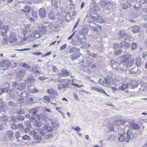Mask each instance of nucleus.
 Here are the masks:
<instances>
[{
	"label": "nucleus",
	"instance_id": "obj_1",
	"mask_svg": "<svg viewBox=\"0 0 147 147\" xmlns=\"http://www.w3.org/2000/svg\"><path fill=\"white\" fill-rule=\"evenodd\" d=\"M32 28V27L30 25H27L26 26L25 30L24 31L23 33L25 38H33L37 39L40 37V34L37 31L30 30Z\"/></svg>",
	"mask_w": 147,
	"mask_h": 147
},
{
	"label": "nucleus",
	"instance_id": "obj_2",
	"mask_svg": "<svg viewBox=\"0 0 147 147\" xmlns=\"http://www.w3.org/2000/svg\"><path fill=\"white\" fill-rule=\"evenodd\" d=\"M131 131L130 129H129L127 133H124V134L120 135L118 138L119 141L122 142L125 140L126 142H128L130 139L129 134H130L129 132Z\"/></svg>",
	"mask_w": 147,
	"mask_h": 147
},
{
	"label": "nucleus",
	"instance_id": "obj_3",
	"mask_svg": "<svg viewBox=\"0 0 147 147\" xmlns=\"http://www.w3.org/2000/svg\"><path fill=\"white\" fill-rule=\"evenodd\" d=\"M119 44L120 45V46L117 44H114L113 45L114 48H120L121 47L122 48L125 50H126L129 47V43L125 41H122V42H121Z\"/></svg>",
	"mask_w": 147,
	"mask_h": 147
},
{
	"label": "nucleus",
	"instance_id": "obj_4",
	"mask_svg": "<svg viewBox=\"0 0 147 147\" xmlns=\"http://www.w3.org/2000/svg\"><path fill=\"white\" fill-rule=\"evenodd\" d=\"M9 43L12 46H16L18 44L16 35L13 33H11L9 35Z\"/></svg>",
	"mask_w": 147,
	"mask_h": 147
},
{
	"label": "nucleus",
	"instance_id": "obj_5",
	"mask_svg": "<svg viewBox=\"0 0 147 147\" xmlns=\"http://www.w3.org/2000/svg\"><path fill=\"white\" fill-rule=\"evenodd\" d=\"M100 1L99 2L100 5L101 7L105 9H111L113 7V4L110 2H106L104 1H100L101 0H98Z\"/></svg>",
	"mask_w": 147,
	"mask_h": 147
},
{
	"label": "nucleus",
	"instance_id": "obj_6",
	"mask_svg": "<svg viewBox=\"0 0 147 147\" xmlns=\"http://www.w3.org/2000/svg\"><path fill=\"white\" fill-rule=\"evenodd\" d=\"M26 74L25 71L24 70L20 69L19 72L17 73L16 80L18 81L22 80Z\"/></svg>",
	"mask_w": 147,
	"mask_h": 147
},
{
	"label": "nucleus",
	"instance_id": "obj_7",
	"mask_svg": "<svg viewBox=\"0 0 147 147\" xmlns=\"http://www.w3.org/2000/svg\"><path fill=\"white\" fill-rule=\"evenodd\" d=\"M78 39L77 40H73L71 42V44L75 46H78L81 45L84 42V38L79 36H78Z\"/></svg>",
	"mask_w": 147,
	"mask_h": 147
},
{
	"label": "nucleus",
	"instance_id": "obj_8",
	"mask_svg": "<svg viewBox=\"0 0 147 147\" xmlns=\"http://www.w3.org/2000/svg\"><path fill=\"white\" fill-rule=\"evenodd\" d=\"M115 120L114 124L116 125L119 126L121 123L122 124L126 122V121L121 117H115Z\"/></svg>",
	"mask_w": 147,
	"mask_h": 147
},
{
	"label": "nucleus",
	"instance_id": "obj_9",
	"mask_svg": "<svg viewBox=\"0 0 147 147\" xmlns=\"http://www.w3.org/2000/svg\"><path fill=\"white\" fill-rule=\"evenodd\" d=\"M47 134H45L43 130L41 129L40 131V135L43 138L47 139H48L53 136V134L52 132H47Z\"/></svg>",
	"mask_w": 147,
	"mask_h": 147
},
{
	"label": "nucleus",
	"instance_id": "obj_10",
	"mask_svg": "<svg viewBox=\"0 0 147 147\" xmlns=\"http://www.w3.org/2000/svg\"><path fill=\"white\" fill-rule=\"evenodd\" d=\"M26 86V82L25 80H23L17 85L16 88L20 90L24 89Z\"/></svg>",
	"mask_w": 147,
	"mask_h": 147
},
{
	"label": "nucleus",
	"instance_id": "obj_11",
	"mask_svg": "<svg viewBox=\"0 0 147 147\" xmlns=\"http://www.w3.org/2000/svg\"><path fill=\"white\" fill-rule=\"evenodd\" d=\"M88 31L87 28H83L80 30L78 36L84 38V40H86V38L85 36L88 34Z\"/></svg>",
	"mask_w": 147,
	"mask_h": 147
},
{
	"label": "nucleus",
	"instance_id": "obj_12",
	"mask_svg": "<svg viewBox=\"0 0 147 147\" xmlns=\"http://www.w3.org/2000/svg\"><path fill=\"white\" fill-rule=\"evenodd\" d=\"M10 65V63L8 60H3L0 63V66L3 67V69L5 70L7 69Z\"/></svg>",
	"mask_w": 147,
	"mask_h": 147
},
{
	"label": "nucleus",
	"instance_id": "obj_13",
	"mask_svg": "<svg viewBox=\"0 0 147 147\" xmlns=\"http://www.w3.org/2000/svg\"><path fill=\"white\" fill-rule=\"evenodd\" d=\"M9 29L8 26L3 25L1 28V35L2 36H5L7 33Z\"/></svg>",
	"mask_w": 147,
	"mask_h": 147
},
{
	"label": "nucleus",
	"instance_id": "obj_14",
	"mask_svg": "<svg viewBox=\"0 0 147 147\" xmlns=\"http://www.w3.org/2000/svg\"><path fill=\"white\" fill-rule=\"evenodd\" d=\"M47 91L49 94H50V97L52 98H55V95L57 96L58 95V93L52 88L49 89Z\"/></svg>",
	"mask_w": 147,
	"mask_h": 147
},
{
	"label": "nucleus",
	"instance_id": "obj_15",
	"mask_svg": "<svg viewBox=\"0 0 147 147\" xmlns=\"http://www.w3.org/2000/svg\"><path fill=\"white\" fill-rule=\"evenodd\" d=\"M82 55L81 53L79 51L75 53L71 54L70 55V58L72 60L78 59Z\"/></svg>",
	"mask_w": 147,
	"mask_h": 147
},
{
	"label": "nucleus",
	"instance_id": "obj_16",
	"mask_svg": "<svg viewBox=\"0 0 147 147\" xmlns=\"http://www.w3.org/2000/svg\"><path fill=\"white\" fill-rule=\"evenodd\" d=\"M61 71V72L59 74L60 76L65 77L69 76L71 74V73L66 69H62Z\"/></svg>",
	"mask_w": 147,
	"mask_h": 147
},
{
	"label": "nucleus",
	"instance_id": "obj_17",
	"mask_svg": "<svg viewBox=\"0 0 147 147\" xmlns=\"http://www.w3.org/2000/svg\"><path fill=\"white\" fill-rule=\"evenodd\" d=\"M131 55L130 54H127L121 56L120 57V59L122 62H124L128 60L131 57Z\"/></svg>",
	"mask_w": 147,
	"mask_h": 147
},
{
	"label": "nucleus",
	"instance_id": "obj_18",
	"mask_svg": "<svg viewBox=\"0 0 147 147\" xmlns=\"http://www.w3.org/2000/svg\"><path fill=\"white\" fill-rule=\"evenodd\" d=\"M119 63H118L117 61L114 60H112L110 62V65L111 67L117 70H118V67Z\"/></svg>",
	"mask_w": 147,
	"mask_h": 147
},
{
	"label": "nucleus",
	"instance_id": "obj_19",
	"mask_svg": "<svg viewBox=\"0 0 147 147\" xmlns=\"http://www.w3.org/2000/svg\"><path fill=\"white\" fill-rule=\"evenodd\" d=\"M127 36V34L124 31H120L118 34V36L120 39L125 38V40H126V37Z\"/></svg>",
	"mask_w": 147,
	"mask_h": 147
},
{
	"label": "nucleus",
	"instance_id": "obj_20",
	"mask_svg": "<svg viewBox=\"0 0 147 147\" xmlns=\"http://www.w3.org/2000/svg\"><path fill=\"white\" fill-rule=\"evenodd\" d=\"M39 14L42 18H45L46 15V12L45 9L43 8H40L39 11Z\"/></svg>",
	"mask_w": 147,
	"mask_h": 147
},
{
	"label": "nucleus",
	"instance_id": "obj_21",
	"mask_svg": "<svg viewBox=\"0 0 147 147\" xmlns=\"http://www.w3.org/2000/svg\"><path fill=\"white\" fill-rule=\"evenodd\" d=\"M38 30L41 34H44L46 33L47 28L45 26L42 25L39 26L38 28Z\"/></svg>",
	"mask_w": 147,
	"mask_h": 147
},
{
	"label": "nucleus",
	"instance_id": "obj_22",
	"mask_svg": "<svg viewBox=\"0 0 147 147\" xmlns=\"http://www.w3.org/2000/svg\"><path fill=\"white\" fill-rule=\"evenodd\" d=\"M60 2V0H52L51 3L54 7L57 8L59 7Z\"/></svg>",
	"mask_w": 147,
	"mask_h": 147
},
{
	"label": "nucleus",
	"instance_id": "obj_23",
	"mask_svg": "<svg viewBox=\"0 0 147 147\" xmlns=\"http://www.w3.org/2000/svg\"><path fill=\"white\" fill-rule=\"evenodd\" d=\"M6 136L10 140L13 139V132L11 131H7L6 132Z\"/></svg>",
	"mask_w": 147,
	"mask_h": 147
},
{
	"label": "nucleus",
	"instance_id": "obj_24",
	"mask_svg": "<svg viewBox=\"0 0 147 147\" xmlns=\"http://www.w3.org/2000/svg\"><path fill=\"white\" fill-rule=\"evenodd\" d=\"M28 96V93L26 91H24L21 93L20 94V96L23 99L27 100Z\"/></svg>",
	"mask_w": 147,
	"mask_h": 147
},
{
	"label": "nucleus",
	"instance_id": "obj_25",
	"mask_svg": "<svg viewBox=\"0 0 147 147\" xmlns=\"http://www.w3.org/2000/svg\"><path fill=\"white\" fill-rule=\"evenodd\" d=\"M90 28L92 30L96 32H99L101 30V26L97 25L95 26H91Z\"/></svg>",
	"mask_w": 147,
	"mask_h": 147
},
{
	"label": "nucleus",
	"instance_id": "obj_26",
	"mask_svg": "<svg viewBox=\"0 0 147 147\" xmlns=\"http://www.w3.org/2000/svg\"><path fill=\"white\" fill-rule=\"evenodd\" d=\"M28 90L30 92L35 93L38 92V89L34 86H29L28 88Z\"/></svg>",
	"mask_w": 147,
	"mask_h": 147
},
{
	"label": "nucleus",
	"instance_id": "obj_27",
	"mask_svg": "<svg viewBox=\"0 0 147 147\" xmlns=\"http://www.w3.org/2000/svg\"><path fill=\"white\" fill-rule=\"evenodd\" d=\"M80 51V49L79 48L75 47H72L70 49L69 52L70 53L73 54V53H75Z\"/></svg>",
	"mask_w": 147,
	"mask_h": 147
},
{
	"label": "nucleus",
	"instance_id": "obj_28",
	"mask_svg": "<svg viewBox=\"0 0 147 147\" xmlns=\"http://www.w3.org/2000/svg\"><path fill=\"white\" fill-rule=\"evenodd\" d=\"M140 27L137 25L132 27L131 28V30L134 33L139 32H140Z\"/></svg>",
	"mask_w": 147,
	"mask_h": 147
},
{
	"label": "nucleus",
	"instance_id": "obj_29",
	"mask_svg": "<svg viewBox=\"0 0 147 147\" xmlns=\"http://www.w3.org/2000/svg\"><path fill=\"white\" fill-rule=\"evenodd\" d=\"M40 130L39 131L38 134H36V135L33 136L34 138L38 142H39V141L42 139L41 136H40V135L41 136V135H40Z\"/></svg>",
	"mask_w": 147,
	"mask_h": 147
},
{
	"label": "nucleus",
	"instance_id": "obj_30",
	"mask_svg": "<svg viewBox=\"0 0 147 147\" xmlns=\"http://www.w3.org/2000/svg\"><path fill=\"white\" fill-rule=\"evenodd\" d=\"M30 7L29 6H26L23 9H21L20 11H23L24 13H29L30 11Z\"/></svg>",
	"mask_w": 147,
	"mask_h": 147
},
{
	"label": "nucleus",
	"instance_id": "obj_31",
	"mask_svg": "<svg viewBox=\"0 0 147 147\" xmlns=\"http://www.w3.org/2000/svg\"><path fill=\"white\" fill-rule=\"evenodd\" d=\"M34 77L32 75L29 76L28 77L27 81L28 82L31 83L33 82L34 81Z\"/></svg>",
	"mask_w": 147,
	"mask_h": 147
},
{
	"label": "nucleus",
	"instance_id": "obj_32",
	"mask_svg": "<svg viewBox=\"0 0 147 147\" xmlns=\"http://www.w3.org/2000/svg\"><path fill=\"white\" fill-rule=\"evenodd\" d=\"M49 18L51 20H54L55 19V13L53 11H50L48 14Z\"/></svg>",
	"mask_w": 147,
	"mask_h": 147
},
{
	"label": "nucleus",
	"instance_id": "obj_33",
	"mask_svg": "<svg viewBox=\"0 0 147 147\" xmlns=\"http://www.w3.org/2000/svg\"><path fill=\"white\" fill-rule=\"evenodd\" d=\"M43 129L46 132H52L53 131V129L52 127L50 126L47 125L45 126Z\"/></svg>",
	"mask_w": 147,
	"mask_h": 147
},
{
	"label": "nucleus",
	"instance_id": "obj_34",
	"mask_svg": "<svg viewBox=\"0 0 147 147\" xmlns=\"http://www.w3.org/2000/svg\"><path fill=\"white\" fill-rule=\"evenodd\" d=\"M125 64L124 62H123L121 61V63H119L118 65V70H119V69L120 70H123L124 69V67H125Z\"/></svg>",
	"mask_w": 147,
	"mask_h": 147
},
{
	"label": "nucleus",
	"instance_id": "obj_35",
	"mask_svg": "<svg viewBox=\"0 0 147 147\" xmlns=\"http://www.w3.org/2000/svg\"><path fill=\"white\" fill-rule=\"evenodd\" d=\"M130 85L131 88L134 89L135 88H136L138 86V83L135 81H133L131 83Z\"/></svg>",
	"mask_w": 147,
	"mask_h": 147
},
{
	"label": "nucleus",
	"instance_id": "obj_36",
	"mask_svg": "<svg viewBox=\"0 0 147 147\" xmlns=\"http://www.w3.org/2000/svg\"><path fill=\"white\" fill-rule=\"evenodd\" d=\"M39 131V129H38L36 128L35 131H30V134L31 136H34L36 135V134H38Z\"/></svg>",
	"mask_w": 147,
	"mask_h": 147
},
{
	"label": "nucleus",
	"instance_id": "obj_37",
	"mask_svg": "<svg viewBox=\"0 0 147 147\" xmlns=\"http://www.w3.org/2000/svg\"><path fill=\"white\" fill-rule=\"evenodd\" d=\"M89 20L88 21L89 22H97L96 17L91 16L89 17Z\"/></svg>",
	"mask_w": 147,
	"mask_h": 147
},
{
	"label": "nucleus",
	"instance_id": "obj_38",
	"mask_svg": "<svg viewBox=\"0 0 147 147\" xmlns=\"http://www.w3.org/2000/svg\"><path fill=\"white\" fill-rule=\"evenodd\" d=\"M134 62V59L131 58L130 60L128 61L126 65L127 67H129L132 65Z\"/></svg>",
	"mask_w": 147,
	"mask_h": 147
},
{
	"label": "nucleus",
	"instance_id": "obj_39",
	"mask_svg": "<svg viewBox=\"0 0 147 147\" xmlns=\"http://www.w3.org/2000/svg\"><path fill=\"white\" fill-rule=\"evenodd\" d=\"M98 7L97 6L94 5L92 9V12L94 14L96 13V12L99 11Z\"/></svg>",
	"mask_w": 147,
	"mask_h": 147
},
{
	"label": "nucleus",
	"instance_id": "obj_40",
	"mask_svg": "<svg viewBox=\"0 0 147 147\" xmlns=\"http://www.w3.org/2000/svg\"><path fill=\"white\" fill-rule=\"evenodd\" d=\"M68 87V84L67 83L65 85L63 84H59L58 86V89L60 90L63 88H66Z\"/></svg>",
	"mask_w": 147,
	"mask_h": 147
},
{
	"label": "nucleus",
	"instance_id": "obj_41",
	"mask_svg": "<svg viewBox=\"0 0 147 147\" xmlns=\"http://www.w3.org/2000/svg\"><path fill=\"white\" fill-rule=\"evenodd\" d=\"M38 111V108H36L35 109H33L30 110V114H33L35 115Z\"/></svg>",
	"mask_w": 147,
	"mask_h": 147
},
{
	"label": "nucleus",
	"instance_id": "obj_42",
	"mask_svg": "<svg viewBox=\"0 0 147 147\" xmlns=\"http://www.w3.org/2000/svg\"><path fill=\"white\" fill-rule=\"evenodd\" d=\"M128 87V85L125 83L122 84L120 86H119L120 89L122 90H124Z\"/></svg>",
	"mask_w": 147,
	"mask_h": 147
},
{
	"label": "nucleus",
	"instance_id": "obj_43",
	"mask_svg": "<svg viewBox=\"0 0 147 147\" xmlns=\"http://www.w3.org/2000/svg\"><path fill=\"white\" fill-rule=\"evenodd\" d=\"M16 113L18 114H24V111L22 109L18 108L15 111Z\"/></svg>",
	"mask_w": 147,
	"mask_h": 147
},
{
	"label": "nucleus",
	"instance_id": "obj_44",
	"mask_svg": "<svg viewBox=\"0 0 147 147\" xmlns=\"http://www.w3.org/2000/svg\"><path fill=\"white\" fill-rule=\"evenodd\" d=\"M121 78L120 77H116L114 78L113 81H114V83L116 85L118 83L120 82Z\"/></svg>",
	"mask_w": 147,
	"mask_h": 147
},
{
	"label": "nucleus",
	"instance_id": "obj_45",
	"mask_svg": "<svg viewBox=\"0 0 147 147\" xmlns=\"http://www.w3.org/2000/svg\"><path fill=\"white\" fill-rule=\"evenodd\" d=\"M97 22L100 23H103L105 22L103 18L101 16H98L97 17Z\"/></svg>",
	"mask_w": 147,
	"mask_h": 147
},
{
	"label": "nucleus",
	"instance_id": "obj_46",
	"mask_svg": "<svg viewBox=\"0 0 147 147\" xmlns=\"http://www.w3.org/2000/svg\"><path fill=\"white\" fill-rule=\"evenodd\" d=\"M7 108V106L5 105V103L3 102L0 105V109L1 110H3L4 111L5 109H6Z\"/></svg>",
	"mask_w": 147,
	"mask_h": 147
},
{
	"label": "nucleus",
	"instance_id": "obj_47",
	"mask_svg": "<svg viewBox=\"0 0 147 147\" xmlns=\"http://www.w3.org/2000/svg\"><path fill=\"white\" fill-rule=\"evenodd\" d=\"M97 91L100 92L108 96H109V95L107 94L105 92V90L102 88H98Z\"/></svg>",
	"mask_w": 147,
	"mask_h": 147
},
{
	"label": "nucleus",
	"instance_id": "obj_48",
	"mask_svg": "<svg viewBox=\"0 0 147 147\" xmlns=\"http://www.w3.org/2000/svg\"><path fill=\"white\" fill-rule=\"evenodd\" d=\"M9 40L7 37H5L2 40V44L3 45H7L9 42Z\"/></svg>",
	"mask_w": 147,
	"mask_h": 147
},
{
	"label": "nucleus",
	"instance_id": "obj_49",
	"mask_svg": "<svg viewBox=\"0 0 147 147\" xmlns=\"http://www.w3.org/2000/svg\"><path fill=\"white\" fill-rule=\"evenodd\" d=\"M123 8L124 9H127L131 6V4L130 3H126L123 5Z\"/></svg>",
	"mask_w": 147,
	"mask_h": 147
},
{
	"label": "nucleus",
	"instance_id": "obj_50",
	"mask_svg": "<svg viewBox=\"0 0 147 147\" xmlns=\"http://www.w3.org/2000/svg\"><path fill=\"white\" fill-rule=\"evenodd\" d=\"M16 118L17 119L20 121L23 120L25 119L24 116L22 115H17Z\"/></svg>",
	"mask_w": 147,
	"mask_h": 147
},
{
	"label": "nucleus",
	"instance_id": "obj_51",
	"mask_svg": "<svg viewBox=\"0 0 147 147\" xmlns=\"http://www.w3.org/2000/svg\"><path fill=\"white\" fill-rule=\"evenodd\" d=\"M20 66L24 67L26 68H30V67L28 65L22 63H20Z\"/></svg>",
	"mask_w": 147,
	"mask_h": 147
},
{
	"label": "nucleus",
	"instance_id": "obj_52",
	"mask_svg": "<svg viewBox=\"0 0 147 147\" xmlns=\"http://www.w3.org/2000/svg\"><path fill=\"white\" fill-rule=\"evenodd\" d=\"M134 7L137 10L141 8V5L138 3H136L134 5Z\"/></svg>",
	"mask_w": 147,
	"mask_h": 147
},
{
	"label": "nucleus",
	"instance_id": "obj_53",
	"mask_svg": "<svg viewBox=\"0 0 147 147\" xmlns=\"http://www.w3.org/2000/svg\"><path fill=\"white\" fill-rule=\"evenodd\" d=\"M22 138L23 140H29L31 139L29 136L26 135L23 136Z\"/></svg>",
	"mask_w": 147,
	"mask_h": 147
},
{
	"label": "nucleus",
	"instance_id": "obj_54",
	"mask_svg": "<svg viewBox=\"0 0 147 147\" xmlns=\"http://www.w3.org/2000/svg\"><path fill=\"white\" fill-rule=\"evenodd\" d=\"M107 80L100 79L99 80V82L100 84L104 85L106 83V82H108Z\"/></svg>",
	"mask_w": 147,
	"mask_h": 147
},
{
	"label": "nucleus",
	"instance_id": "obj_55",
	"mask_svg": "<svg viewBox=\"0 0 147 147\" xmlns=\"http://www.w3.org/2000/svg\"><path fill=\"white\" fill-rule=\"evenodd\" d=\"M122 52V50H116L114 51L115 55L117 56L119 55Z\"/></svg>",
	"mask_w": 147,
	"mask_h": 147
},
{
	"label": "nucleus",
	"instance_id": "obj_56",
	"mask_svg": "<svg viewBox=\"0 0 147 147\" xmlns=\"http://www.w3.org/2000/svg\"><path fill=\"white\" fill-rule=\"evenodd\" d=\"M24 100L23 99V98L20 97V98L17 99V103L18 104H21L23 103Z\"/></svg>",
	"mask_w": 147,
	"mask_h": 147
},
{
	"label": "nucleus",
	"instance_id": "obj_57",
	"mask_svg": "<svg viewBox=\"0 0 147 147\" xmlns=\"http://www.w3.org/2000/svg\"><path fill=\"white\" fill-rule=\"evenodd\" d=\"M35 125L37 127L36 128L40 130L39 128L41 126L42 123L40 122H36Z\"/></svg>",
	"mask_w": 147,
	"mask_h": 147
},
{
	"label": "nucleus",
	"instance_id": "obj_58",
	"mask_svg": "<svg viewBox=\"0 0 147 147\" xmlns=\"http://www.w3.org/2000/svg\"><path fill=\"white\" fill-rule=\"evenodd\" d=\"M136 64L137 66H139L141 65V62L140 61V59L138 58H136Z\"/></svg>",
	"mask_w": 147,
	"mask_h": 147
},
{
	"label": "nucleus",
	"instance_id": "obj_59",
	"mask_svg": "<svg viewBox=\"0 0 147 147\" xmlns=\"http://www.w3.org/2000/svg\"><path fill=\"white\" fill-rule=\"evenodd\" d=\"M70 80L69 79H66L65 80L59 79L57 80V82L59 83H61L63 82H70Z\"/></svg>",
	"mask_w": 147,
	"mask_h": 147
},
{
	"label": "nucleus",
	"instance_id": "obj_60",
	"mask_svg": "<svg viewBox=\"0 0 147 147\" xmlns=\"http://www.w3.org/2000/svg\"><path fill=\"white\" fill-rule=\"evenodd\" d=\"M90 44L88 43H85L83 45V47L85 49H88L90 47Z\"/></svg>",
	"mask_w": 147,
	"mask_h": 147
},
{
	"label": "nucleus",
	"instance_id": "obj_61",
	"mask_svg": "<svg viewBox=\"0 0 147 147\" xmlns=\"http://www.w3.org/2000/svg\"><path fill=\"white\" fill-rule=\"evenodd\" d=\"M137 44L135 43H132L131 46V49L132 50H135L136 48Z\"/></svg>",
	"mask_w": 147,
	"mask_h": 147
},
{
	"label": "nucleus",
	"instance_id": "obj_62",
	"mask_svg": "<svg viewBox=\"0 0 147 147\" xmlns=\"http://www.w3.org/2000/svg\"><path fill=\"white\" fill-rule=\"evenodd\" d=\"M5 87H6L5 89V91H6L7 92H8V91L9 90V84L8 83H7L5 84Z\"/></svg>",
	"mask_w": 147,
	"mask_h": 147
},
{
	"label": "nucleus",
	"instance_id": "obj_63",
	"mask_svg": "<svg viewBox=\"0 0 147 147\" xmlns=\"http://www.w3.org/2000/svg\"><path fill=\"white\" fill-rule=\"evenodd\" d=\"M43 99L47 102H49L50 101L49 97L46 96H44L43 98Z\"/></svg>",
	"mask_w": 147,
	"mask_h": 147
},
{
	"label": "nucleus",
	"instance_id": "obj_64",
	"mask_svg": "<svg viewBox=\"0 0 147 147\" xmlns=\"http://www.w3.org/2000/svg\"><path fill=\"white\" fill-rule=\"evenodd\" d=\"M15 137L17 139H18L20 137V133L19 131H16L15 134Z\"/></svg>",
	"mask_w": 147,
	"mask_h": 147
}]
</instances>
